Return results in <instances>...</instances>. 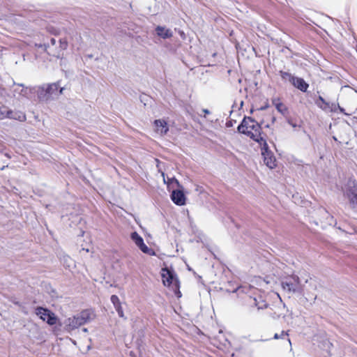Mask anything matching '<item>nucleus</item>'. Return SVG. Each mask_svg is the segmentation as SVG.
Wrapping results in <instances>:
<instances>
[{
    "label": "nucleus",
    "mask_w": 357,
    "mask_h": 357,
    "mask_svg": "<svg viewBox=\"0 0 357 357\" xmlns=\"http://www.w3.org/2000/svg\"><path fill=\"white\" fill-rule=\"evenodd\" d=\"M238 131L250 137L260 144L266 141L261 136V126L252 118L245 117L241 124L238 126Z\"/></svg>",
    "instance_id": "nucleus-1"
},
{
    "label": "nucleus",
    "mask_w": 357,
    "mask_h": 357,
    "mask_svg": "<svg viewBox=\"0 0 357 357\" xmlns=\"http://www.w3.org/2000/svg\"><path fill=\"white\" fill-rule=\"evenodd\" d=\"M93 315L91 310H83L79 314L66 319L64 322L65 328L68 331L77 328L79 326L90 321Z\"/></svg>",
    "instance_id": "nucleus-2"
},
{
    "label": "nucleus",
    "mask_w": 357,
    "mask_h": 357,
    "mask_svg": "<svg viewBox=\"0 0 357 357\" xmlns=\"http://www.w3.org/2000/svg\"><path fill=\"white\" fill-rule=\"evenodd\" d=\"M64 88L61 87L59 82L50 84H44L38 91V98L43 100L54 98L63 93Z\"/></svg>",
    "instance_id": "nucleus-3"
},
{
    "label": "nucleus",
    "mask_w": 357,
    "mask_h": 357,
    "mask_svg": "<svg viewBox=\"0 0 357 357\" xmlns=\"http://www.w3.org/2000/svg\"><path fill=\"white\" fill-rule=\"evenodd\" d=\"M281 285L284 291L289 293L303 294L304 285L301 284L297 275H291L282 281Z\"/></svg>",
    "instance_id": "nucleus-4"
},
{
    "label": "nucleus",
    "mask_w": 357,
    "mask_h": 357,
    "mask_svg": "<svg viewBox=\"0 0 357 357\" xmlns=\"http://www.w3.org/2000/svg\"><path fill=\"white\" fill-rule=\"evenodd\" d=\"M59 43V46L56 47V50H52V47L49 45L47 46L46 45L36 44V46L38 48H43L50 55L56 58H61L63 54V51L67 49L68 44L67 40L65 38L60 39Z\"/></svg>",
    "instance_id": "nucleus-5"
},
{
    "label": "nucleus",
    "mask_w": 357,
    "mask_h": 357,
    "mask_svg": "<svg viewBox=\"0 0 357 357\" xmlns=\"http://www.w3.org/2000/svg\"><path fill=\"white\" fill-rule=\"evenodd\" d=\"M259 145L264 163L270 169H273L276 166V160L273 153L268 149L266 141L261 142Z\"/></svg>",
    "instance_id": "nucleus-6"
},
{
    "label": "nucleus",
    "mask_w": 357,
    "mask_h": 357,
    "mask_svg": "<svg viewBox=\"0 0 357 357\" xmlns=\"http://www.w3.org/2000/svg\"><path fill=\"white\" fill-rule=\"evenodd\" d=\"M36 314L49 325L53 326L56 323L57 318L55 314L47 308L38 307L36 308Z\"/></svg>",
    "instance_id": "nucleus-7"
},
{
    "label": "nucleus",
    "mask_w": 357,
    "mask_h": 357,
    "mask_svg": "<svg viewBox=\"0 0 357 357\" xmlns=\"http://www.w3.org/2000/svg\"><path fill=\"white\" fill-rule=\"evenodd\" d=\"M130 238L135 243V244L139 248V250L145 254L151 256L155 255V251L149 248L144 242V239L137 232L134 231L130 234Z\"/></svg>",
    "instance_id": "nucleus-8"
},
{
    "label": "nucleus",
    "mask_w": 357,
    "mask_h": 357,
    "mask_svg": "<svg viewBox=\"0 0 357 357\" xmlns=\"http://www.w3.org/2000/svg\"><path fill=\"white\" fill-rule=\"evenodd\" d=\"M345 194L353 207H357V184L354 181L349 182Z\"/></svg>",
    "instance_id": "nucleus-9"
},
{
    "label": "nucleus",
    "mask_w": 357,
    "mask_h": 357,
    "mask_svg": "<svg viewBox=\"0 0 357 357\" xmlns=\"http://www.w3.org/2000/svg\"><path fill=\"white\" fill-rule=\"evenodd\" d=\"M13 97L20 99L22 97L28 98L31 93V89L24 87L23 84H14L12 88Z\"/></svg>",
    "instance_id": "nucleus-10"
},
{
    "label": "nucleus",
    "mask_w": 357,
    "mask_h": 357,
    "mask_svg": "<svg viewBox=\"0 0 357 357\" xmlns=\"http://www.w3.org/2000/svg\"><path fill=\"white\" fill-rule=\"evenodd\" d=\"M155 130L160 135H165L169 130L167 123L164 119H157L154 121Z\"/></svg>",
    "instance_id": "nucleus-11"
},
{
    "label": "nucleus",
    "mask_w": 357,
    "mask_h": 357,
    "mask_svg": "<svg viewBox=\"0 0 357 357\" xmlns=\"http://www.w3.org/2000/svg\"><path fill=\"white\" fill-rule=\"evenodd\" d=\"M173 202L178 206H183L185 203V197L183 192L181 190H173L171 195Z\"/></svg>",
    "instance_id": "nucleus-12"
},
{
    "label": "nucleus",
    "mask_w": 357,
    "mask_h": 357,
    "mask_svg": "<svg viewBox=\"0 0 357 357\" xmlns=\"http://www.w3.org/2000/svg\"><path fill=\"white\" fill-rule=\"evenodd\" d=\"M161 275L162 278V282L165 286H170L173 283L174 276L173 273L168 268H162Z\"/></svg>",
    "instance_id": "nucleus-13"
},
{
    "label": "nucleus",
    "mask_w": 357,
    "mask_h": 357,
    "mask_svg": "<svg viewBox=\"0 0 357 357\" xmlns=\"http://www.w3.org/2000/svg\"><path fill=\"white\" fill-rule=\"evenodd\" d=\"M6 118L10 119H15L20 121H24L26 120L25 114L20 111H13L11 109H6Z\"/></svg>",
    "instance_id": "nucleus-14"
},
{
    "label": "nucleus",
    "mask_w": 357,
    "mask_h": 357,
    "mask_svg": "<svg viewBox=\"0 0 357 357\" xmlns=\"http://www.w3.org/2000/svg\"><path fill=\"white\" fill-rule=\"evenodd\" d=\"M291 84L303 92H305L309 86L308 84L303 78L298 77H294Z\"/></svg>",
    "instance_id": "nucleus-15"
},
{
    "label": "nucleus",
    "mask_w": 357,
    "mask_h": 357,
    "mask_svg": "<svg viewBox=\"0 0 357 357\" xmlns=\"http://www.w3.org/2000/svg\"><path fill=\"white\" fill-rule=\"evenodd\" d=\"M157 34L162 38H169L172 36V31L165 27L158 26L155 29Z\"/></svg>",
    "instance_id": "nucleus-16"
},
{
    "label": "nucleus",
    "mask_w": 357,
    "mask_h": 357,
    "mask_svg": "<svg viewBox=\"0 0 357 357\" xmlns=\"http://www.w3.org/2000/svg\"><path fill=\"white\" fill-rule=\"evenodd\" d=\"M273 105L275 107L278 112L285 116L288 112V109L279 99L275 98L272 100Z\"/></svg>",
    "instance_id": "nucleus-17"
},
{
    "label": "nucleus",
    "mask_w": 357,
    "mask_h": 357,
    "mask_svg": "<svg viewBox=\"0 0 357 357\" xmlns=\"http://www.w3.org/2000/svg\"><path fill=\"white\" fill-rule=\"evenodd\" d=\"M280 75L284 81H289L290 83L295 77L292 75L291 73L284 71H280Z\"/></svg>",
    "instance_id": "nucleus-18"
},
{
    "label": "nucleus",
    "mask_w": 357,
    "mask_h": 357,
    "mask_svg": "<svg viewBox=\"0 0 357 357\" xmlns=\"http://www.w3.org/2000/svg\"><path fill=\"white\" fill-rule=\"evenodd\" d=\"M255 302L258 310H262L267 307L266 303L263 300L257 301V299H255Z\"/></svg>",
    "instance_id": "nucleus-19"
},
{
    "label": "nucleus",
    "mask_w": 357,
    "mask_h": 357,
    "mask_svg": "<svg viewBox=\"0 0 357 357\" xmlns=\"http://www.w3.org/2000/svg\"><path fill=\"white\" fill-rule=\"evenodd\" d=\"M319 101H320L322 105H321L319 102H317V105L320 107L322 109H326L328 107V103L325 101V100L321 97H319Z\"/></svg>",
    "instance_id": "nucleus-20"
},
{
    "label": "nucleus",
    "mask_w": 357,
    "mask_h": 357,
    "mask_svg": "<svg viewBox=\"0 0 357 357\" xmlns=\"http://www.w3.org/2000/svg\"><path fill=\"white\" fill-rule=\"evenodd\" d=\"M289 336V331H282L280 334H278V333H275L274 335V337L273 338L275 340H278V339H284L285 337H288Z\"/></svg>",
    "instance_id": "nucleus-21"
},
{
    "label": "nucleus",
    "mask_w": 357,
    "mask_h": 357,
    "mask_svg": "<svg viewBox=\"0 0 357 357\" xmlns=\"http://www.w3.org/2000/svg\"><path fill=\"white\" fill-rule=\"evenodd\" d=\"M111 302L114 305V307L121 305L119 298L116 295H112L111 296Z\"/></svg>",
    "instance_id": "nucleus-22"
},
{
    "label": "nucleus",
    "mask_w": 357,
    "mask_h": 357,
    "mask_svg": "<svg viewBox=\"0 0 357 357\" xmlns=\"http://www.w3.org/2000/svg\"><path fill=\"white\" fill-rule=\"evenodd\" d=\"M6 107H0V120L4 119L6 118Z\"/></svg>",
    "instance_id": "nucleus-23"
},
{
    "label": "nucleus",
    "mask_w": 357,
    "mask_h": 357,
    "mask_svg": "<svg viewBox=\"0 0 357 357\" xmlns=\"http://www.w3.org/2000/svg\"><path fill=\"white\" fill-rule=\"evenodd\" d=\"M120 317H123L124 314L121 305H119L114 307Z\"/></svg>",
    "instance_id": "nucleus-24"
},
{
    "label": "nucleus",
    "mask_w": 357,
    "mask_h": 357,
    "mask_svg": "<svg viewBox=\"0 0 357 357\" xmlns=\"http://www.w3.org/2000/svg\"><path fill=\"white\" fill-rule=\"evenodd\" d=\"M64 261L67 264V266L68 267L70 266V264L73 262L72 259L70 257H69L68 256L67 257H64Z\"/></svg>",
    "instance_id": "nucleus-25"
},
{
    "label": "nucleus",
    "mask_w": 357,
    "mask_h": 357,
    "mask_svg": "<svg viewBox=\"0 0 357 357\" xmlns=\"http://www.w3.org/2000/svg\"><path fill=\"white\" fill-rule=\"evenodd\" d=\"M50 43H51V45H52V47L55 46L56 44V40L54 38H52L50 40Z\"/></svg>",
    "instance_id": "nucleus-26"
},
{
    "label": "nucleus",
    "mask_w": 357,
    "mask_h": 357,
    "mask_svg": "<svg viewBox=\"0 0 357 357\" xmlns=\"http://www.w3.org/2000/svg\"><path fill=\"white\" fill-rule=\"evenodd\" d=\"M268 106H269L268 104L266 103L264 106L261 107L259 109V110H264V109H267L268 107Z\"/></svg>",
    "instance_id": "nucleus-27"
},
{
    "label": "nucleus",
    "mask_w": 357,
    "mask_h": 357,
    "mask_svg": "<svg viewBox=\"0 0 357 357\" xmlns=\"http://www.w3.org/2000/svg\"><path fill=\"white\" fill-rule=\"evenodd\" d=\"M270 315H271L273 318H274V319H275V318H278V317H280V315H279V314H276V313H275V312L274 314H271V313H270Z\"/></svg>",
    "instance_id": "nucleus-28"
},
{
    "label": "nucleus",
    "mask_w": 357,
    "mask_h": 357,
    "mask_svg": "<svg viewBox=\"0 0 357 357\" xmlns=\"http://www.w3.org/2000/svg\"><path fill=\"white\" fill-rule=\"evenodd\" d=\"M202 112L204 113V114H208L210 113L209 110L207 109H203Z\"/></svg>",
    "instance_id": "nucleus-29"
},
{
    "label": "nucleus",
    "mask_w": 357,
    "mask_h": 357,
    "mask_svg": "<svg viewBox=\"0 0 357 357\" xmlns=\"http://www.w3.org/2000/svg\"><path fill=\"white\" fill-rule=\"evenodd\" d=\"M226 126H227V127H230V126H232V123L231 121H228V122H227Z\"/></svg>",
    "instance_id": "nucleus-30"
},
{
    "label": "nucleus",
    "mask_w": 357,
    "mask_h": 357,
    "mask_svg": "<svg viewBox=\"0 0 357 357\" xmlns=\"http://www.w3.org/2000/svg\"><path fill=\"white\" fill-rule=\"evenodd\" d=\"M339 109H340V112L344 113V114H346V113L344 112V109L343 108H342L341 107H340V106H339Z\"/></svg>",
    "instance_id": "nucleus-31"
},
{
    "label": "nucleus",
    "mask_w": 357,
    "mask_h": 357,
    "mask_svg": "<svg viewBox=\"0 0 357 357\" xmlns=\"http://www.w3.org/2000/svg\"><path fill=\"white\" fill-rule=\"evenodd\" d=\"M287 341H288L289 345H291V340L289 338H287Z\"/></svg>",
    "instance_id": "nucleus-32"
},
{
    "label": "nucleus",
    "mask_w": 357,
    "mask_h": 357,
    "mask_svg": "<svg viewBox=\"0 0 357 357\" xmlns=\"http://www.w3.org/2000/svg\"><path fill=\"white\" fill-rule=\"evenodd\" d=\"M82 331H83L84 332H85V333H86V332H87V331H88V330H87V328H84L82 329Z\"/></svg>",
    "instance_id": "nucleus-33"
},
{
    "label": "nucleus",
    "mask_w": 357,
    "mask_h": 357,
    "mask_svg": "<svg viewBox=\"0 0 357 357\" xmlns=\"http://www.w3.org/2000/svg\"><path fill=\"white\" fill-rule=\"evenodd\" d=\"M272 121H273V122H274L275 121V118L273 117Z\"/></svg>",
    "instance_id": "nucleus-34"
}]
</instances>
